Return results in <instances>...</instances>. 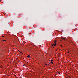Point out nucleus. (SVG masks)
<instances>
[{"mask_svg":"<svg viewBox=\"0 0 78 78\" xmlns=\"http://www.w3.org/2000/svg\"><path fill=\"white\" fill-rule=\"evenodd\" d=\"M56 41H57L56 40H55V42H54V43L55 44V46H56V44H56Z\"/></svg>","mask_w":78,"mask_h":78,"instance_id":"obj_1","label":"nucleus"},{"mask_svg":"<svg viewBox=\"0 0 78 78\" xmlns=\"http://www.w3.org/2000/svg\"><path fill=\"white\" fill-rule=\"evenodd\" d=\"M61 39L62 40H64V41H66V39H65V38H64L62 37Z\"/></svg>","mask_w":78,"mask_h":78,"instance_id":"obj_2","label":"nucleus"},{"mask_svg":"<svg viewBox=\"0 0 78 78\" xmlns=\"http://www.w3.org/2000/svg\"><path fill=\"white\" fill-rule=\"evenodd\" d=\"M55 45L54 44H53L52 45V47H53V48H54V47L55 46Z\"/></svg>","mask_w":78,"mask_h":78,"instance_id":"obj_3","label":"nucleus"},{"mask_svg":"<svg viewBox=\"0 0 78 78\" xmlns=\"http://www.w3.org/2000/svg\"><path fill=\"white\" fill-rule=\"evenodd\" d=\"M27 58H30V55H27Z\"/></svg>","mask_w":78,"mask_h":78,"instance_id":"obj_4","label":"nucleus"},{"mask_svg":"<svg viewBox=\"0 0 78 78\" xmlns=\"http://www.w3.org/2000/svg\"><path fill=\"white\" fill-rule=\"evenodd\" d=\"M2 41H3V42H4V41L6 42V40H3Z\"/></svg>","mask_w":78,"mask_h":78,"instance_id":"obj_5","label":"nucleus"},{"mask_svg":"<svg viewBox=\"0 0 78 78\" xmlns=\"http://www.w3.org/2000/svg\"><path fill=\"white\" fill-rule=\"evenodd\" d=\"M58 73H59V74H61V73L60 72H58Z\"/></svg>","mask_w":78,"mask_h":78,"instance_id":"obj_6","label":"nucleus"},{"mask_svg":"<svg viewBox=\"0 0 78 78\" xmlns=\"http://www.w3.org/2000/svg\"><path fill=\"white\" fill-rule=\"evenodd\" d=\"M51 62H53V60H51Z\"/></svg>","mask_w":78,"mask_h":78,"instance_id":"obj_7","label":"nucleus"},{"mask_svg":"<svg viewBox=\"0 0 78 78\" xmlns=\"http://www.w3.org/2000/svg\"><path fill=\"white\" fill-rule=\"evenodd\" d=\"M53 62H51V64H53Z\"/></svg>","mask_w":78,"mask_h":78,"instance_id":"obj_8","label":"nucleus"},{"mask_svg":"<svg viewBox=\"0 0 78 78\" xmlns=\"http://www.w3.org/2000/svg\"><path fill=\"white\" fill-rule=\"evenodd\" d=\"M20 53H23L22 52H20Z\"/></svg>","mask_w":78,"mask_h":78,"instance_id":"obj_9","label":"nucleus"},{"mask_svg":"<svg viewBox=\"0 0 78 78\" xmlns=\"http://www.w3.org/2000/svg\"><path fill=\"white\" fill-rule=\"evenodd\" d=\"M19 51V52H20V51Z\"/></svg>","mask_w":78,"mask_h":78,"instance_id":"obj_10","label":"nucleus"},{"mask_svg":"<svg viewBox=\"0 0 78 78\" xmlns=\"http://www.w3.org/2000/svg\"><path fill=\"white\" fill-rule=\"evenodd\" d=\"M61 47H62V45H61Z\"/></svg>","mask_w":78,"mask_h":78,"instance_id":"obj_11","label":"nucleus"},{"mask_svg":"<svg viewBox=\"0 0 78 78\" xmlns=\"http://www.w3.org/2000/svg\"><path fill=\"white\" fill-rule=\"evenodd\" d=\"M45 65H47V64H45Z\"/></svg>","mask_w":78,"mask_h":78,"instance_id":"obj_12","label":"nucleus"}]
</instances>
